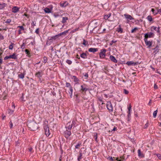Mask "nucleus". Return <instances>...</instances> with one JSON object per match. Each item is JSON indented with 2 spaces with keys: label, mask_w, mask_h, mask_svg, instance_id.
I'll return each mask as SVG.
<instances>
[{
  "label": "nucleus",
  "mask_w": 161,
  "mask_h": 161,
  "mask_svg": "<svg viewBox=\"0 0 161 161\" xmlns=\"http://www.w3.org/2000/svg\"><path fill=\"white\" fill-rule=\"evenodd\" d=\"M27 125L30 129L32 131H35L38 128L37 124L33 121L28 122Z\"/></svg>",
  "instance_id": "f257e3e1"
},
{
  "label": "nucleus",
  "mask_w": 161,
  "mask_h": 161,
  "mask_svg": "<svg viewBox=\"0 0 161 161\" xmlns=\"http://www.w3.org/2000/svg\"><path fill=\"white\" fill-rule=\"evenodd\" d=\"M58 37L57 35L51 37H48V39L46 42V44L50 45L52 43L56 40L58 38Z\"/></svg>",
  "instance_id": "f03ea898"
},
{
  "label": "nucleus",
  "mask_w": 161,
  "mask_h": 161,
  "mask_svg": "<svg viewBox=\"0 0 161 161\" xmlns=\"http://www.w3.org/2000/svg\"><path fill=\"white\" fill-rule=\"evenodd\" d=\"M106 107L107 109L110 112L113 111V108L111 102L110 101L108 102L106 104Z\"/></svg>",
  "instance_id": "7ed1b4c3"
},
{
  "label": "nucleus",
  "mask_w": 161,
  "mask_h": 161,
  "mask_svg": "<svg viewBox=\"0 0 161 161\" xmlns=\"http://www.w3.org/2000/svg\"><path fill=\"white\" fill-rule=\"evenodd\" d=\"M8 58H13L15 59L17 58V56L16 55L15 53H14L12 55L6 56L5 57L4 59L5 60H7Z\"/></svg>",
  "instance_id": "20e7f679"
},
{
  "label": "nucleus",
  "mask_w": 161,
  "mask_h": 161,
  "mask_svg": "<svg viewBox=\"0 0 161 161\" xmlns=\"http://www.w3.org/2000/svg\"><path fill=\"white\" fill-rule=\"evenodd\" d=\"M53 6L52 5L49 6V8L46 7L44 9V12L46 13H51L52 10L53 9Z\"/></svg>",
  "instance_id": "39448f33"
},
{
  "label": "nucleus",
  "mask_w": 161,
  "mask_h": 161,
  "mask_svg": "<svg viewBox=\"0 0 161 161\" xmlns=\"http://www.w3.org/2000/svg\"><path fill=\"white\" fill-rule=\"evenodd\" d=\"M106 51V50L105 49H103L101 50V52L99 53L100 58H103L105 57Z\"/></svg>",
  "instance_id": "423d86ee"
},
{
  "label": "nucleus",
  "mask_w": 161,
  "mask_h": 161,
  "mask_svg": "<svg viewBox=\"0 0 161 161\" xmlns=\"http://www.w3.org/2000/svg\"><path fill=\"white\" fill-rule=\"evenodd\" d=\"M154 35L153 33L150 32H148L145 34V38L144 39H147L148 37L150 38L153 36Z\"/></svg>",
  "instance_id": "0eeeda50"
},
{
  "label": "nucleus",
  "mask_w": 161,
  "mask_h": 161,
  "mask_svg": "<svg viewBox=\"0 0 161 161\" xmlns=\"http://www.w3.org/2000/svg\"><path fill=\"white\" fill-rule=\"evenodd\" d=\"M144 40L146 45L148 46V47H150L152 46V42L150 41H148L147 39H144Z\"/></svg>",
  "instance_id": "6e6552de"
},
{
  "label": "nucleus",
  "mask_w": 161,
  "mask_h": 161,
  "mask_svg": "<svg viewBox=\"0 0 161 161\" xmlns=\"http://www.w3.org/2000/svg\"><path fill=\"white\" fill-rule=\"evenodd\" d=\"M126 64H127L128 65H137L139 64V63L138 62H134L133 61H128L127 62Z\"/></svg>",
  "instance_id": "1a4fd4ad"
},
{
  "label": "nucleus",
  "mask_w": 161,
  "mask_h": 161,
  "mask_svg": "<svg viewBox=\"0 0 161 161\" xmlns=\"http://www.w3.org/2000/svg\"><path fill=\"white\" fill-rule=\"evenodd\" d=\"M71 135V132L68 130L65 131L64 135L66 138H68Z\"/></svg>",
  "instance_id": "9d476101"
},
{
  "label": "nucleus",
  "mask_w": 161,
  "mask_h": 161,
  "mask_svg": "<svg viewBox=\"0 0 161 161\" xmlns=\"http://www.w3.org/2000/svg\"><path fill=\"white\" fill-rule=\"evenodd\" d=\"M125 17L128 19V20H133L134 19L130 15L125 14L124 15Z\"/></svg>",
  "instance_id": "9b49d317"
},
{
  "label": "nucleus",
  "mask_w": 161,
  "mask_h": 161,
  "mask_svg": "<svg viewBox=\"0 0 161 161\" xmlns=\"http://www.w3.org/2000/svg\"><path fill=\"white\" fill-rule=\"evenodd\" d=\"M98 49L97 48H90L88 49L89 52L94 53L95 52L97 51Z\"/></svg>",
  "instance_id": "f8f14e48"
},
{
  "label": "nucleus",
  "mask_w": 161,
  "mask_h": 161,
  "mask_svg": "<svg viewBox=\"0 0 161 161\" xmlns=\"http://www.w3.org/2000/svg\"><path fill=\"white\" fill-rule=\"evenodd\" d=\"M68 3L67 2H62L60 3V5L61 7H64L67 6Z\"/></svg>",
  "instance_id": "ddd939ff"
},
{
  "label": "nucleus",
  "mask_w": 161,
  "mask_h": 161,
  "mask_svg": "<svg viewBox=\"0 0 161 161\" xmlns=\"http://www.w3.org/2000/svg\"><path fill=\"white\" fill-rule=\"evenodd\" d=\"M109 58L111 60L114 62L115 63H116L117 62V60L112 55H110L109 57Z\"/></svg>",
  "instance_id": "4468645a"
},
{
  "label": "nucleus",
  "mask_w": 161,
  "mask_h": 161,
  "mask_svg": "<svg viewBox=\"0 0 161 161\" xmlns=\"http://www.w3.org/2000/svg\"><path fill=\"white\" fill-rule=\"evenodd\" d=\"M44 129L45 130V134L46 136H49L50 134L49 128H45Z\"/></svg>",
  "instance_id": "2eb2a0df"
},
{
  "label": "nucleus",
  "mask_w": 161,
  "mask_h": 161,
  "mask_svg": "<svg viewBox=\"0 0 161 161\" xmlns=\"http://www.w3.org/2000/svg\"><path fill=\"white\" fill-rule=\"evenodd\" d=\"M19 8L16 6L14 7L12 9V12L13 13H17L19 10Z\"/></svg>",
  "instance_id": "dca6fc26"
},
{
  "label": "nucleus",
  "mask_w": 161,
  "mask_h": 161,
  "mask_svg": "<svg viewBox=\"0 0 161 161\" xmlns=\"http://www.w3.org/2000/svg\"><path fill=\"white\" fill-rule=\"evenodd\" d=\"M42 73L41 72L39 71L36 73L35 74V75L36 77H37L38 78H40L42 76Z\"/></svg>",
  "instance_id": "f3484780"
},
{
  "label": "nucleus",
  "mask_w": 161,
  "mask_h": 161,
  "mask_svg": "<svg viewBox=\"0 0 161 161\" xmlns=\"http://www.w3.org/2000/svg\"><path fill=\"white\" fill-rule=\"evenodd\" d=\"M68 30H66L64 32H61L59 33L58 34V36L59 37V36L62 35H65L66 34V33L68 32Z\"/></svg>",
  "instance_id": "a211bd4d"
},
{
  "label": "nucleus",
  "mask_w": 161,
  "mask_h": 161,
  "mask_svg": "<svg viewBox=\"0 0 161 161\" xmlns=\"http://www.w3.org/2000/svg\"><path fill=\"white\" fill-rule=\"evenodd\" d=\"M138 156L140 157L141 158H143L144 157V155L141 153V150L140 149H139L138 150Z\"/></svg>",
  "instance_id": "6ab92c4d"
},
{
  "label": "nucleus",
  "mask_w": 161,
  "mask_h": 161,
  "mask_svg": "<svg viewBox=\"0 0 161 161\" xmlns=\"http://www.w3.org/2000/svg\"><path fill=\"white\" fill-rule=\"evenodd\" d=\"M45 128H48L49 127H48V122L47 120H45L44 121V129Z\"/></svg>",
  "instance_id": "aec40b11"
},
{
  "label": "nucleus",
  "mask_w": 161,
  "mask_h": 161,
  "mask_svg": "<svg viewBox=\"0 0 161 161\" xmlns=\"http://www.w3.org/2000/svg\"><path fill=\"white\" fill-rule=\"evenodd\" d=\"M152 28L156 31L158 32H159V27H156L153 26L152 27Z\"/></svg>",
  "instance_id": "412c9836"
},
{
  "label": "nucleus",
  "mask_w": 161,
  "mask_h": 161,
  "mask_svg": "<svg viewBox=\"0 0 161 161\" xmlns=\"http://www.w3.org/2000/svg\"><path fill=\"white\" fill-rule=\"evenodd\" d=\"M6 6V4L5 3H3L2 4L0 3V9L3 8Z\"/></svg>",
  "instance_id": "4be33fe9"
},
{
  "label": "nucleus",
  "mask_w": 161,
  "mask_h": 161,
  "mask_svg": "<svg viewBox=\"0 0 161 161\" xmlns=\"http://www.w3.org/2000/svg\"><path fill=\"white\" fill-rule=\"evenodd\" d=\"M154 53H155L154 54V56L156 54V53L158 52L159 49L158 47V46H157L156 47H155L154 49Z\"/></svg>",
  "instance_id": "5701e85b"
},
{
  "label": "nucleus",
  "mask_w": 161,
  "mask_h": 161,
  "mask_svg": "<svg viewBox=\"0 0 161 161\" xmlns=\"http://www.w3.org/2000/svg\"><path fill=\"white\" fill-rule=\"evenodd\" d=\"M80 56L83 58H86V54L85 53H83L80 54Z\"/></svg>",
  "instance_id": "b1692460"
},
{
  "label": "nucleus",
  "mask_w": 161,
  "mask_h": 161,
  "mask_svg": "<svg viewBox=\"0 0 161 161\" xmlns=\"http://www.w3.org/2000/svg\"><path fill=\"white\" fill-rule=\"evenodd\" d=\"M68 19V18L67 17H63L62 22L63 23H66V20Z\"/></svg>",
  "instance_id": "393cba45"
},
{
  "label": "nucleus",
  "mask_w": 161,
  "mask_h": 161,
  "mask_svg": "<svg viewBox=\"0 0 161 161\" xmlns=\"http://www.w3.org/2000/svg\"><path fill=\"white\" fill-rule=\"evenodd\" d=\"M67 125H68V127H67V129L69 130H70L71 129L72 127V125H70V123H68L67 124Z\"/></svg>",
  "instance_id": "a878e982"
},
{
  "label": "nucleus",
  "mask_w": 161,
  "mask_h": 161,
  "mask_svg": "<svg viewBox=\"0 0 161 161\" xmlns=\"http://www.w3.org/2000/svg\"><path fill=\"white\" fill-rule=\"evenodd\" d=\"M157 112H158L157 109L155 111L153 112V117L154 118H155L156 117Z\"/></svg>",
  "instance_id": "bb28decb"
},
{
  "label": "nucleus",
  "mask_w": 161,
  "mask_h": 161,
  "mask_svg": "<svg viewBox=\"0 0 161 161\" xmlns=\"http://www.w3.org/2000/svg\"><path fill=\"white\" fill-rule=\"evenodd\" d=\"M147 19L148 21L151 22L153 20V18L151 16L149 15L147 17Z\"/></svg>",
  "instance_id": "cd10ccee"
},
{
  "label": "nucleus",
  "mask_w": 161,
  "mask_h": 161,
  "mask_svg": "<svg viewBox=\"0 0 161 161\" xmlns=\"http://www.w3.org/2000/svg\"><path fill=\"white\" fill-rule=\"evenodd\" d=\"M111 15V13H109L107 15H105L104 16L105 19H107L108 18H109L110 16Z\"/></svg>",
  "instance_id": "c85d7f7f"
},
{
  "label": "nucleus",
  "mask_w": 161,
  "mask_h": 161,
  "mask_svg": "<svg viewBox=\"0 0 161 161\" xmlns=\"http://www.w3.org/2000/svg\"><path fill=\"white\" fill-rule=\"evenodd\" d=\"M82 156V153H80L79 156L78 158V161H80V160Z\"/></svg>",
  "instance_id": "c756f323"
},
{
  "label": "nucleus",
  "mask_w": 161,
  "mask_h": 161,
  "mask_svg": "<svg viewBox=\"0 0 161 161\" xmlns=\"http://www.w3.org/2000/svg\"><path fill=\"white\" fill-rule=\"evenodd\" d=\"M18 77L21 79H23L24 77V75L23 74H20L18 75Z\"/></svg>",
  "instance_id": "7c9ffc66"
},
{
  "label": "nucleus",
  "mask_w": 161,
  "mask_h": 161,
  "mask_svg": "<svg viewBox=\"0 0 161 161\" xmlns=\"http://www.w3.org/2000/svg\"><path fill=\"white\" fill-rule=\"evenodd\" d=\"M83 44L85 46H86L88 44V42L85 40L83 39Z\"/></svg>",
  "instance_id": "2f4dec72"
},
{
  "label": "nucleus",
  "mask_w": 161,
  "mask_h": 161,
  "mask_svg": "<svg viewBox=\"0 0 161 161\" xmlns=\"http://www.w3.org/2000/svg\"><path fill=\"white\" fill-rule=\"evenodd\" d=\"M25 51L27 55L28 56H30V52L29 51V50L28 49H26L25 50Z\"/></svg>",
  "instance_id": "473e14b6"
},
{
  "label": "nucleus",
  "mask_w": 161,
  "mask_h": 161,
  "mask_svg": "<svg viewBox=\"0 0 161 161\" xmlns=\"http://www.w3.org/2000/svg\"><path fill=\"white\" fill-rule=\"evenodd\" d=\"M81 90L82 91H86L88 90L87 88L84 87L83 86L81 85Z\"/></svg>",
  "instance_id": "72a5a7b5"
},
{
  "label": "nucleus",
  "mask_w": 161,
  "mask_h": 161,
  "mask_svg": "<svg viewBox=\"0 0 161 161\" xmlns=\"http://www.w3.org/2000/svg\"><path fill=\"white\" fill-rule=\"evenodd\" d=\"M8 114H12L13 112H14V110L12 109H8Z\"/></svg>",
  "instance_id": "f704fd0d"
},
{
  "label": "nucleus",
  "mask_w": 161,
  "mask_h": 161,
  "mask_svg": "<svg viewBox=\"0 0 161 161\" xmlns=\"http://www.w3.org/2000/svg\"><path fill=\"white\" fill-rule=\"evenodd\" d=\"M73 78H74V81L75 82H77L79 80L75 76H73Z\"/></svg>",
  "instance_id": "c9c22d12"
},
{
  "label": "nucleus",
  "mask_w": 161,
  "mask_h": 161,
  "mask_svg": "<svg viewBox=\"0 0 161 161\" xmlns=\"http://www.w3.org/2000/svg\"><path fill=\"white\" fill-rule=\"evenodd\" d=\"M14 44L12 43H11V44L9 45V49L12 50L13 48V45Z\"/></svg>",
  "instance_id": "e433bc0d"
},
{
  "label": "nucleus",
  "mask_w": 161,
  "mask_h": 161,
  "mask_svg": "<svg viewBox=\"0 0 161 161\" xmlns=\"http://www.w3.org/2000/svg\"><path fill=\"white\" fill-rule=\"evenodd\" d=\"M66 87H69V88H70V87H71V86L70 83H69L66 82Z\"/></svg>",
  "instance_id": "4c0bfd02"
},
{
  "label": "nucleus",
  "mask_w": 161,
  "mask_h": 161,
  "mask_svg": "<svg viewBox=\"0 0 161 161\" xmlns=\"http://www.w3.org/2000/svg\"><path fill=\"white\" fill-rule=\"evenodd\" d=\"M66 62L69 64H71L72 63V61L71 60L69 59L67 60L66 61Z\"/></svg>",
  "instance_id": "58836bf2"
},
{
  "label": "nucleus",
  "mask_w": 161,
  "mask_h": 161,
  "mask_svg": "<svg viewBox=\"0 0 161 161\" xmlns=\"http://www.w3.org/2000/svg\"><path fill=\"white\" fill-rule=\"evenodd\" d=\"M81 145V143H78L75 146V148H79V147Z\"/></svg>",
  "instance_id": "ea45409f"
},
{
  "label": "nucleus",
  "mask_w": 161,
  "mask_h": 161,
  "mask_svg": "<svg viewBox=\"0 0 161 161\" xmlns=\"http://www.w3.org/2000/svg\"><path fill=\"white\" fill-rule=\"evenodd\" d=\"M47 58L45 56H44V57H43V62L44 63H46L47 62Z\"/></svg>",
  "instance_id": "a19ab883"
},
{
  "label": "nucleus",
  "mask_w": 161,
  "mask_h": 161,
  "mask_svg": "<svg viewBox=\"0 0 161 161\" xmlns=\"http://www.w3.org/2000/svg\"><path fill=\"white\" fill-rule=\"evenodd\" d=\"M39 148L40 149H41L43 148V144H42V145H41V143H40V142L39 143Z\"/></svg>",
  "instance_id": "79ce46f5"
},
{
  "label": "nucleus",
  "mask_w": 161,
  "mask_h": 161,
  "mask_svg": "<svg viewBox=\"0 0 161 161\" xmlns=\"http://www.w3.org/2000/svg\"><path fill=\"white\" fill-rule=\"evenodd\" d=\"M158 13H159L161 14V9H158L157 10V12L155 13V14H157Z\"/></svg>",
  "instance_id": "37998d69"
},
{
  "label": "nucleus",
  "mask_w": 161,
  "mask_h": 161,
  "mask_svg": "<svg viewBox=\"0 0 161 161\" xmlns=\"http://www.w3.org/2000/svg\"><path fill=\"white\" fill-rule=\"evenodd\" d=\"M138 29V28L137 27H135L131 31V33H133L135 31Z\"/></svg>",
  "instance_id": "c03bdc74"
},
{
  "label": "nucleus",
  "mask_w": 161,
  "mask_h": 161,
  "mask_svg": "<svg viewBox=\"0 0 161 161\" xmlns=\"http://www.w3.org/2000/svg\"><path fill=\"white\" fill-rule=\"evenodd\" d=\"M94 136L95 138V140L97 141V133H95L94 134Z\"/></svg>",
  "instance_id": "a18cd8bd"
},
{
  "label": "nucleus",
  "mask_w": 161,
  "mask_h": 161,
  "mask_svg": "<svg viewBox=\"0 0 161 161\" xmlns=\"http://www.w3.org/2000/svg\"><path fill=\"white\" fill-rule=\"evenodd\" d=\"M25 48V44L23 43L21 45V48L23 49H24Z\"/></svg>",
  "instance_id": "49530a36"
},
{
  "label": "nucleus",
  "mask_w": 161,
  "mask_h": 161,
  "mask_svg": "<svg viewBox=\"0 0 161 161\" xmlns=\"http://www.w3.org/2000/svg\"><path fill=\"white\" fill-rule=\"evenodd\" d=\"M70 92H69V93H73V89L72 87H70V88H69Z\"/></svg>",
  "instance_id": "de8ad7c7"
},
{
  "label": "nucleus",
  "mask_w": 161,
  "mask_h": 161,
  "mask_svg": "<svg viewBox=\"0 0 161 161\" xmlns=\"http://www.w3.org/2000/svg\"><path fill=\"white\" fill-rule=\"evenodd\" d=\"M124 92L125 94H127L129 93L128 91L125 89L124 90Z\"/></svg>",
  "instance_id": "09e8293b"
},
{
  "label": "nucleus",
  "mask_w": 161,
  "mask_h": 161,
  "mask_svg": "<svg viewBox=\"0 0 161 161\" xmlns=\"http://www.w3.org/2000/svg\"><path fill=\"white\" fill-rule=\"evenodd\" d=\"M107 159L109 160H110L111 161H114V160L112 157H109L107 158Z\"/></svg>",
  "instance_id": "8fccbe9b"
},
{
  "label": "nucleus",
  "mask_w": 161,
  "mask_h": 161,
  "mask_svg": "<svg viewBox=\"0 0 161 161\" xmlns=\"http://www.w3.org/2000/svg\"><path fill=\"white\" fill-rule=\"evenodd\" d=\"M11 22V20L10 19H8L7 20V21L5 22L7 23H9Z\"/></svg>",
  "instance_id": "3c124183"
},
{
  "label": "nucleus",
  "mask_w": 161,
  "mask_h": 161,
  "mask_svg": "<svg viewBox=\"0 0 161 161\" xmlns=\"http://www.w3.org/2000/svg\"><path fill=\"white\" fill-rule=\"evenodd\" d=\"M117 42V41H114V40H112L111 41V42L110 43V45H111L113 44L114 43H115Z\"/></svg>",
  "instance_id": "603ef678"
},
{
  "label": "nucleus",
  "mask_w": 161,
  "mask_h": 161,
  "mask_svg": "<svg viewBox=\"0 0 161 161\" xmlns=\"http://www.w3.org/2000/svg\"><path fill=\"white\" fill-rule=\"evenodd\" d=\"M148 122L147 121V123L145 124V125H144V128H147L148 126Z\"/></svg>",
  "instance_id": "864d4df0"
},
{
  "label": "nucleus",
  "mask_w": 161,
  "mask_h": 161,
  "mask_svg": "<svg viewBox=\"0 0 161 161\" xmlns=\"http://www.w3.org/2000/svg\"><path fill=\"white\" fill-rule=\"evenodd\" d=\"M151 11L153 12V14H154V15H156L155 14V13H156L157 12H155V10L154 8H152L151 9Z\"/></svg>",
  "instance_id": "5fc2aeb1"
},
{
  "label": "nucleus",
  "mask_w": 161,
  "mask_h": 161,
  "mask_svg": "<svg viewBox=\"0 0 161 161\" xmlns=\"http://www.w3.org/2000/svg\"><path fill=\"white\" fill-rule=\"evenodd\" d=\"M18 27L21 30H24V28L22 26H18Z\"/></svg>",
  "instance_id": "6e6d98bb"
},
{
  "label": "nucleus",
  "mask_w": 161,
  "mask_h": 161,
  "mask_svg": "<svg viewBox=\"0 0 161 161\" xmlns=\"http://www.w3.org/2000/svg\"><path fill=\"white\" fill-rule=\"evenodd\" d=\"M3 39H4L3 36L0 34V40H3Z\"/></svg>",
  "instance_id": "4d7b16f0"
},
{
  "label": "nucleus",
  "mask_w": 161,
  "mask_h": 161,
  "mask_svg": "<svg viewBox=\"0 0 161 161\" xmlns=\"http://www.w3.org/2000/svg\"><path fill=\"white\" fill-rule=\"evenodd\" d=\"M118 31V32H119L120 31L121 33H122L123 31L122 30L121 28H119Z\"/></svg>",
  "instance_id": "13d9d810"
},
{
  "label": "nucleus",
  "mask_w": 161,
  "mask_h": 161,
  "mask_svg": "<svg viewBox=\"0 0 161 161\" xmlns=\"http://www.w3.org/2000/svg\"><path fill=\"white\" fill-rule=\"evenodd\" d=\"M35 32L36 33H37V34H38V33H39V29L37 28L36 30L35 31Z\"/></svg>",
  "instance_id": "bf43d9fd"
},
{
  "label": "nucleus",
  "mask_w": 161,
  "mask_h": 161,
  "mask_svg": "<svg viewBox=\"0 0 161 161\" xmlns=\"http://www.w3.org/2000/svg\"><path fill=\"white\" fill-rule=\"evenodd\" d=\"M154 88L155 89H157L158 88V87L156 84H154Z\"/></svg>",
  "instance_id": "052dcab7"
},
{
  "label": "nucleus",
  "mask_w": 161,
  "mask_h": 161,
  "mask_svg": "<svg viewBox=\"0 0 161 161\" xmlns=\"http://www.w3.org/2000/svg\"><path fill=\"white\" fill-rule=\"evenodd\" d=\"M10 128H11L13 127V124L11 121L10 122Z\"/></svg>",
  "instance_id": "680f3d73"
},
{
  "label": "nucleus",
  "mask_w": 161,
  "mask_h": 161,
  "mask_svg": "<svg viewBox=\"0 0 161 161\" xmlns=\"http://www.w3.org/2000/svg\"><path fill=\"white\" fill-rule=\"evenodd\" d=\"M53 16H54L55 17H57L59 16V15L56 14H54Z\"/></svg>",
  "instance_id": "e2e57ef3"
},
{
  "label": "nucleus",
  "mask_w": 161,
  "mask_h": 161,
  "mask_svg": "<svg viewBox=\"0 0 161 161\" xmlns=\"http://www.w3.org/2000/svg\"><path fill=\"white\" fill-rule=\"evenodd\" d=\"M116 159L118 161H122V159L121 158H120V159H119V158H117Z\"/></svg>",
  "instance_id": "0e129e2a"
},
{
  "label": "nucleus",
  "mask_w": 161,
  "mask_h": 161,
  "mask_svg": "<svg viewBox=\"0 0 161 161\" xmlns=\"http://www.w3.org/2000/svg\"><path fill=\"white\" fill-rule=\"evenodd\" d=\"M12 106L13 108L14 109L15 108V106L13 103H12Z\"/></svg>",
  "instance_id": "69168bd1"
},
{
  "label": "nucleus",
  "mask_w": 161,
  "mask_h": 161,
  "mask_svg": "<svg viewBox=\"0 0 161 161\" xmlns=\"http://www.w3.org/2000/svg\"><path fill=\"white\" fill-rule=\"evenodd\" d=\"M128 109L129 112L130 113V110L131 109V106L130 105L128 108Z\"/></svg>",
  "instance_id": "338daca9"
},
{
  "label": "nucleus",
  "mask_w": 161,
  "mask_h": 161,
  "mask_svg": "<svg viewBox=\"0 0 161 161\" xmlns=\"http://www.w3.org/2000/svg\"><path fill=\"white\" fill-rule=\"evenodd\" d=\"M158 157L160 159H161V155L160 154H158Z\"/></svg>",
  "instance_id": "774afa93"
}]
</instances>
